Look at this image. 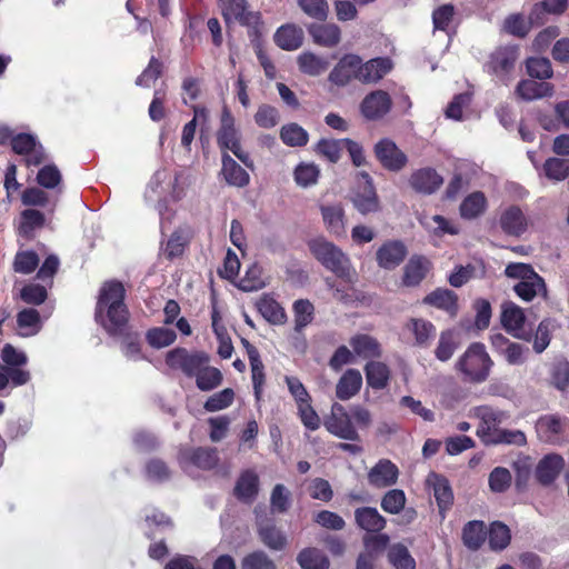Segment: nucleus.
<instances>
[{"instance_id":"obj_9","label":"nucleus","mask_w":569,"mask_h":569,"mask_svg":"<svg viewBox=\"0 0 569 569\" xmlns=\"http://www.w3.org/2000/svg\"><path fill=\"white\" fill-rule=\"evenodd\" d=\"M519 58L517 46H506L496 49L487 64L489 72L495 74L500 81L507 82Z\"/></svg>"},{"instance_id":"obj_55","label":"nucleus","mask_w":569,"mask_h":569,"mask_svg":"<svg viewBox=\"0 0 569 569\" xmlns=\"http://www.w3.org/2000/svg\"><path fill=\"white\" fill-rule=\"evenodd\" d=\"M250 367L253 391L257 400H260L264 385V367L259 352L250 351Z\"/></svg>"},{"instance_id":"obj_34","label":"nucleus","mask_w":569,"mask_h":569,"mask_svg":"<svg viewBox=\"0 0 569 569\" xmlns=\"http://www.w3.org/2000/svg\"><path fill=\"white\" fill-rule=\"evenodd\" d=\"M355 518L357 525L368 532H378L386 526V519L378 512L376 508H358L355 511Z\"/></svg>"},{"instance_id":"obj_64","label":"nucleus","mask_w":569,"mask_h":569,"mask_svg":"<svg viewBox=\"0 0 569 569\" xmlns=\"http://www.w3.org/2000/svg\"><path fill=\"white\" fill-rule=\"evenodd\" d=\"M241 569H276V563L263 551H253L242 559Z\"/></svg>"},{"instance_id":"obj_53","label":"nucleus","mask_w":569,"mask_h":569,"mask_svg":"<svg viewBox=\"0 0 569 569\" xmlns=\"http://www.w3.org/2000/svg\"><path fill=\"white\" fill-rule=\"evenodd\" d=\"M259 535L262 542L271 549L281 550L286 546V536L271 523L260 525Z\"/></svg>"},{"instance_id":"obj_40","label":"nucleus","mask_w":569,"mask_h":569,"mask_svg":"<svg viewBox=\"0 0 569 569\" xmlns=\"http://www.w3.org/2000/svg\"><path fill=\"white\" fill-rule=\"evenodd\" d=\"M44 224V216L39 210L26 209L20 214L18 231L26 238H32L37 229Z\"/></svg>"},{"instance_id":"obj_19","label":"nucleus","mask_w":569,"mask_h":569,"mask_svg":"<svg viewBox=\"0 0 569 569\" xmlns=\"http://www.w3.org/2000/svg\"><path fill=\"white\" fill-rule=\"evenodd\" d=\"M392 69V62L388 58H375L362 62L359 57L358 81L362 83H376L388 74Z\"/></svg>"},{"instance_id":"obj_11","label":"nucleus","mask_w":569,"mask_h":569,"mask_svg":"<svg viewBox=\"0 0 569 569\" xmlns=\"http://www.w3.org/2000/svg\"><path fill=\"white\" fill-rule=\"evenodd\" d=\"M359 186L352 196V203L361 214L377 212L380 208L379 200L372 183V179L367 172L359 173Z\"/></svg>"},{"instance_id":"obj_32","label":"nucleus","mask_w":569,"mask_h":569,"mask_svg":"<svg viewBox=\"0 0 569 569\" xmlns=\"http://www.w3.org/2000/svg\"><path fill=\"white\" fill-rule=\"evenodd\" d=\"M188 461L201 469H212L218 463L217 450L212 448H198L192 451H186L180 458L183 468H187Z\"/></svg>"},{"instance_id":"obj_35","label":"nucleus","mask_w":569,"mask_h":569,"mask_svg":"<svg viewBox=\"0 0 569 569\" xmlns=\"http://www.w3.org/2000/svg\"><path fill=\"white\" fill-rule=\"evenodd\" d=\"M299 70L310 77H318L329 68V61L311 51H305L297 58Z\"/></svg>"},{"instance_id":"obj_2","label":"nucleus","mask_w":569,"mask_h":569,"mask_svg":"<svg viewBox=\"0 0 569 569\" xmlns=\"http://www.w3.org/2000/svg\"><path fill=\"white\" fill-rule=\"evenodd\" d=\"M312 257L327 270L337 277L352 281L355 271L348 256L333 242L325 237H317L308 241Z\"/></svg>"},{"instance_id":"obj_37","label":"nucleus","mask_w":569,"mask_h":569,"mask_svg":"<svg viewBox=\"0 0 569 569\" xmlns=\"http://www.w3.org/2000/svg\"><path fill=\"white\" fill-rule=\"evenodd\" d=\"M258 490L259 478L257 473L251 470H247L241 473L234 488V493L238 499L246 502H251L258 495Z\"/></svg>"},{"instance_id":"obj_28","label":"nucleus","mask_w":569,"mask_h":569,"mask_svg":"<svg viewBox=\"0 0 569 569\" xmlns=\"http://www.w3.org/2000/svg\"><path fill=\"white\" fill-rule=\"evenodd\" d=\"M457 295L449 289H436L423 298V303L446 311L455 316L458 310Z\"/></svg>"},{"instance_id":"obj_10","label":"nucleus","mask_w":569,"mask_h":569,"mask_svg":"<svg viewBox=\"0 0 569 569\" xmlns=\"http://www.w3.org/2000/svg\"><path fill=\"white\" fill-rule=\"evenodd\" d=\"M11 146L16 153L24 157L27 167L39 166L46 159L42 146L38 142L37 137L31 133L13 136Z\"/></svg>"},{"instance_id":"obj_12","label":"nucleus","mask_w":569,"mask_h":569,"mask_svg":"<svg viewBox=\"0 0 569 569\" xmlns=\"http://www.w3.org/2000/svg\"><path fill=\"white\" fill-rule=\"evenodd\" d=\"M501 308V322L503 328L515 338L529 340L530 332L526 329L523 310L511 301L505 302Z\"/></svg>"},{"instance_id":"obj_15","label":"nucleus","mask_w":569,"mask_h":569,"mask_svg":"<svg viewBox=\"0 0 569 569\" xmlns=\"http://www.w3.org/2000/svg\"><path fill=\"white\" fill-rule=\"evenodd\" d=\"M569 426L566 417L558 415L541 416L536 422L538 437L546 442H558Z\"/></svg>"},{"instance_id":"obj_39","label":"nucleus","mask_w":569,"mask_h":569,"mask_svg":"<svg viewBox=\"0 0 569 569\" xmlns=\"http://www.w3.org/2000/svg\"><path fill=\"white\" fill-rule=\"evenodd\" d=\"M350 346L353 352L363 359L376 358L381 353L378 341L368 335H357L352 337L350 339Z\"/></svg>"},{"instance_id":"obj_59","label":"nucleus","mask_w":569,"mask_h":569,"mask_svg":"<svg viewBox=\"0 0 569 569\" xmlns=\"http://www.w3.org/2000/svg\"><path fill=\"white\" fill-rule=\"evenodd\" d=\"M512 477L510 471L503 467H496L489 475L488 483L492 492L501 493L511 486Z\"/></svg>"},{"instance_id":"obj_14","label":"nucleus","mask_w":569,"mask_h":569,"mask_svg":"<svg viewBox=\"0 0 569 569\" xmlns=\"http://www.w3.org/2000/svg\"><path fill=\"white\" fill-rule=\"evenodd\" d=\"M408 183L410 188L420 194H432L443 183V178L430 167L417 169L411 172Z\"/></svg>"},{"instance_id":"obj_21","label":"nucleus","mask_w":569,"mask_h":569,"mask_svg":"<svg viewBox=\"0 0 569 569\" xmlns=\"http://www.w3.org/2000/svg\"><path fill=\"white\" fill-rule=\"evenodd\" d=\"M407 256L406 246L398 240L385 242L377 251V262L383 269H395Z\"/></svg>"},{"instance_id":"obj_45","label":"nucleus","mask_w":569,"mask_h":569,"mask_svg":"<svg viewBox=\"0 0 569 569\" xmlns=\"http://www.w3.org/2000/svg\"><path fill=\"white\" fill-rule=\"evenodd\" d=\"M319 176L320 169L312 162H301L293 171L295 182L301 188L315 186L318 182Z\"/></svg>"},{"instance_id":"obj_1","label":"nucleus","mask_w":569,"mask_h":569,"mask_svg":"<svg viewBox=\"0 0 569 569\" xmlns=\"http://www.w3.org/2000/svg\"><path fill=\"white\" fill-rule=\"evenodd\" d=\"M123 299L124 288L118 281H108L100 289L96 320L110 335L122 332L128 321V311Z\"/></svg>"},{"instance_id":"obj_5","label":"nucleus","mask_w":569,"mask_h":569,"mask_svg":"<svg viewBox=\"0 0 569 569\" xmlns=\"http://www.w3.org/2000/svg\"><path fill=\"white\" fill-rule=\"evenodd\" d=\"M240 131L236 127V119L230 110L222 109L220 128L217 133V141L221 150L231 151L244 166L251 168L252 160L248 152L243 151L240 143Z\"/></svg>"},{"instance_id":"obj_46","label":"nucleus","mask_w":569,"mask_h":569,"mask_svg":"<svg viewBox=\"0 0 569 569\" xmlns=\"http://www.w3.org/2000/svg\"><path fill=\"white\" fill-rule=\"evenodd\" d=\"M291 506V492L289 489L278 483L273 487L270 495V510L273 515L286 513Z\"/></svg>"},{"instance_id":"obj_33","label":"nucleus","mask_w":569,"mask_h":569,"mask_svg":"<svg viewBox=\"0 0 569 569\" xmlns=\"http://www.w3.org/2000/svg\"><path fill=\"white\" fill-rule=\"evenodd\" d=\"M430 262L423 257H412L403 269V284L413 287L419 284L429 271Z\"/></svg>"},{"instance_id":"obj_6","label":"nucleus","mask_w":569,"mask_h":569,"mask_svg":"<svg viewBox=\"0 0 569 569\" xmlns=\"http://www.w3.org/2000/svg\"><path fill=\"white\" fill-rule=\"evenodd\" d=\"M177 178H171L166 170L157 171L151 178L148 189L146 191L147 201H154L158 199L157 210L160 216V228L162 233L166 231L171 220V212L168 211L166 202L161 199L162 194L167 193Z\"/></svg>"},{"instance_id":"obj_44","label":"nucleus","mask_w":569,"mask_h":569,"mask_svg":"<svg viewBox=\"0 0 569 569\" xmlns=\"http://www.w3.org/2000/svg\"><path fill=\"white\" fill-rule=\"evenodd\" d=\"M193 377H196L197 387L202 391H210L222 382L221 371L214 367L208 366V363L201 366Z\"/></svg>"},{"instance_id":"obj_17","label":"nucleus","mask_w":569,"mask_h":569,"mask_svg":"<svg viewBox=\"0 0 569 569\" xmlns=\"http://www.w3.org/2000/svg\"><path fill=\"white\" fill-rule=\"evenodd\" d=\"M359 56L346 54L329 73V81L338 87L347 86L351 80H358Z\"/></svg>"},{"instance_id":"obj_7","label":"nucleus","mask_w":569,"mask_h":569,"mask_svg":"<svg viewBox=\"0 0 569 569\" xmlns=\"http://www.w3.org/2000/svg\"><path fill=\"white\" fill-rule=\"evenodd\" d=\"M209 362V357L202 351H189L186 348H174L166 356V363L173 370H181L186 376L193 377L201 366Z\"/></svg>"},{"instance_id":"obj_61","label":"nucleus","mask_w":569,"mask_h":569,"mask_svg":"<svg viewBox=\"0 0 569 569\" xmlns=\"http://www.w3.org/2000/svg\"><path fill=\"white\" fill-rule=\"evenodd\" d=\"M343 149L345 139H321L317 144V152L326 157L330 162H337Z\"/></svg>"},{"instance_id":"obj_49","label":"nucleus","mask_w":569,"mask_h":569,"mask_svg":"<svg viewBox=\"0 0 569 569\" xmlns=\"http://www.w3.org/2000/svg\"><path fill=\"white\" fill-rule=\"evenodd\" d=\"M511 533L508 526L500 521L492 522L488 532L489 546L492 550H502L510 543Z\"/></svg>"},{"instance_id":"obj_47","label":"nucleus","mask_w":569,"mask_h":569,"mask_svg":"<svg viewBox=\"0 0 569 569\" xmlns=\"http://www.w3.org/2000/svg\"><path fill=\"white\" fill-rule=\"evenodd\" d=\"M388 559L396 569H416L415 559L407 547L401 543H395L389 548Z\"/></svg>"},{"instance_id":"obj_38","label":"nucleus","mask_w":569,"mask_h":569,"mask_svg":"<svg viewBox=\"0 0 569 569\" xmlns=\"http://www.w3.org/2000/svg\"><path fill=\"white\" fill-rule=\"evenodd\" d=\"M420 223L432 234L442 237L445 234H457L459 229L457 224L440 214L425 216Z\"/></svg>"},{"instance_id":"obj_41","label":"nucleus","mask_w":569,"mask_h":569,"mask_svg":"<svg viewBox=\"0 0 569 569\" xmlns=\"http://www.w3.org/2000/svg\"><path fill=\"white\" fill-rule=\"evenodd\" d=\"M17 323L22 337L36 336L42 327L39 312L31 308L23 309L18 313Z\"/></svg>"},{"instance_id":"obj_26","label":"nucleus","mask_w":569,"mask_h":569,"mask_svg":"<svg viewBox=\"0 0 569 569\" xmlns=\"http://www.w3.org/2000/svg\"><path fill=\"white\" fill-rule=\"evenodd\" d=\"M499 223L501 229L511 236H520L527 228V219L521 209L516 206L502 211Z\"/></svg>"},{"instance_id":"obj_62","label":"nucleus","mask_w":569,"mask_h":569,"mask_svg":"<svg viewBox=\"0 0 569 569\" xmlns=\"http://www.w3.org/2000/svg\"><path fill=\"white\" fill-rule=\"evenodd\" d=\"M406 505V495L400 489H391L382 497L381 508L391 515L399 513Z\"/></svg>"},{"instance_id":"obj_8","label":"nucleus","mask_w":569,"mask_h":569,"mask_svg":"<svg viewBox=\"0 0 569 569\" xmlns=\"http://www.w3.org/2000/svg\"><path fill=\"white\" fill-rule=\"evenodd\" d=\"M325 427L338 438L350 441L359 440V433L351 420L350 412L338 402L331 406L330 415L325 420Z\"/></svg>"},{"instance_id":"obj_52","label":"nucleus","mask_w":569,"mask_h":569,"mask_svg":"<svg viewBox=\"0 0 569 569\" xmlns=\"http://www.w3.org/2000/svg\"><path fill=\"white\" fill-rule=\"evenodd\" d=\"M486 530L482 521H470L463 528V542L469 549H478L485 541Z\"/></svg>"},{"instance_id":"obj_16","label":"nucleus","mask_w":569,"mask_h":569,"mask_svg":"<svg viewBox=\"0 0 569 569\" xmlns=\"http://www.w3.org/2000/svg\"><path fill=\"white\" fill-rule=\"evenodd\" d=\"M391 104L392 101L388 92L375 90L363 98L360 110L366 119L378 120L390 111Z\"/></svg>"},{"instance_id":"obj_25","label":"nucleus","mask_w":569,"mask_h":569,"mask_svg":"<svg viewBox=\"0 0 569 569\" xmlns=\"http://www.w3.org/2000/svg\"><path fill=\"white\" fill-rule=\"evenodd\" d=\"M221 174L224 181L232 187L242 188L250 181L249 173L236 162L227 152L222 153Z\"/></svg>"},{"instance_id":"obj_60","label":"nucleus","mask_w":569,"mask_h":569,"mask_svg":"<svg viewBox=\"0 0 569 569\" xmlns=\"http://www.w3.org/2000/svg\"><path fill=\"white\" fill-rule=\"evenodd\" d=\"M457 349V343L455 339V335L452 331H443L439 337V341L437 348L435 350V356L438 360L445 362L448 361Z\"/></svg>"},{"instance_id":"obj_58","label":"nucleus","mask_w":569,"mask_h":569,"mask_svg":"<svg viewBox=\"0 0 569 569\" xmlns=\"http://www.w3.org/2000/svg\"><path fill=\"white\" fill-rule=\"evenodd\" d=\"M280 137L283 143L291 147H301L308 141L307 131L297 123L283 126L281 128Z\"/></svg>"},{"instance_id":"obj_42","label":"nucleus","mask_w":569,"mask_h":569,"mask_svg":"<svg viewBox=\"0 0 569 569\" xmlns=\"http://www.w3.org/2000/svg\"><path fill=\"white\" fill-rule=\"evenodd\" d=\"M487 208V199L480 191H475L463 199L460 204V214L465 219H475L482 214Z\"/></svg>"},{"instance_id":"obj_43","label":"nucleus","mask_w":569,"mask_h":569,"mask_svg":"<svg viewBox=\"0 0 569 569\" xmlns=\"http://www.w3.org/2000/svg\"><path fill=\"white\" fill-rule=\"evenodd\" d=\"M365 370L367 382L371 388L380 390L387 387L390 371L385 363L370 361L367 363Z\"/></svg>"},{"instance_id":"obj_48","label":"nucleus","mask_w":569,"mask_h":569,"mask_svg":"<svg viewBox=\"0 0 569 569\" xmlns=\"http://www.w3.org/2000/svg\"><path fill=\"white\" fill-rule=\"evenodd\" d=\"M297 560L303 569H327L329 567L328 558L316 548L303 549Z\"/></svg>"},{"instance_id":"obj_4","label":"nucleus","mask_w":569,"mask_h":569,"mask_svg":"<svg viewBox=\"0 0 569 569\" xmlns=\"http://www.w3.org/2000/svg\"><path fill=\"white\" fill-rule=\"evenodd\" d=\"M505 273L508 278L519 280L513 290L523 301L529 302L537 297H547V286L543 278L530 264L522 262L509 263Z\"/></svg>"},{"instance_id":"obj_31","label":"nucleus","mask_w":569,"mask_h":569,"mask_svg":"<svg viewBox=\"0 0 569 569\" xmlns=\"http://www.w3.org/2000/svg\"><path fill=\"white\" fill-rule=\"evenodd\" d=\"M517 94L523 100H536L553 94V86L549 82H538L532 79L522 80L516 89Z\"/></svg>"},{"instance_id":"obj_54","label":"nucleus","mask_w":569,"mask_h":569,"mask_svg":"<svg viewBox=\"0 0 569 569\" xmlns=\"http://www.w3.org/2000/svg\"><path fill=\"white\" fill-rule=\"evenodd\" d=\"M313 305L307 299H299L293 303L295 329L301 331L313 319Z\"/></svg>"},{"instance_id":"obj_30","label":"nucleus","mask_w":569,"mask_h":569,"mask_svg":"<svg viewBox=\"0 0 569 569\" xmlns=\"http://www.w3.org/2000/svg\"><path fill=\"white\" fill-rule=\"evenodd\" d=\"M362 386V376L359 370L349 369L339 379L336 396L340 400H349L356 396Z\"/></svg>"},{"instance_id":"obj_3","label":"nucleus","mask_w":569,"mask_h":569,"mask_svg":"<svg viewBox=\"0 0 569 569\" xmlns=\"http://www.w3.org/2000/svg\"><path fill=\"white\" fill-rule=\"evenodd\" d=\"M493 362L485 346L479 342L471 343L456 361L455 368L462 379L470 383L485 382L491 371Z\"/></svg>"},{"instance_id":"obj_56","label":"nucleus","mask_w":569,"mask_h":569,"mask_svg":"<svg viewBox=\"0 0 569 569\" xmlns=\"http://www.w3.org/2000/svg\"><path fill=\"white\" fill-rule=\"evenodd\" d=\"M546 177L553 181H562L569 174V159L549 158L543 164Z\"/></svg>"},{"instance_id":"obj_50","label":"nucleus","mask_w":569,"mask_h":569,"mask_svg":"<svg viewBox=\"0 0 569 569\" xmlns=\"http://www.w3.org/2000/svg\"><path fill=\"white\" fill-rule=\"evenodd\" d=\"M267 282L262 274V269L258 264H252L240 279L238 287L242 291H257L266 287Z\"/></svg>"},{"instance_id":"obj_63","label":"nucleus","mask_w":569,"mask_h":569,"mask_svg":"<svg viewBox=\"0 0 569 569\" xmlns=\"http://www.w3.org/2000/svg\"><path fill=\"white\" fill-rule=\"evenodd\" d=\"M410 329L416 337V342L421 346L427 345L436 335L435 326L423 319H412Z\"/></svg>"},{"instance_id":"obj_27","label":"nucleus","mask_w":569,"mask_h":569,"mask_svg":"<svg viewBox=\"0 0 569 569\" xmlns=\"http://www.w3.org/2000/svg\"><path fill=\"white\" fill-rule=\"evenodd\" d=\"M563 468V459L559 455H548L542 458L536 468V477L542 485H550Z\"/></svg>"},{"instance_id":"obj_51","label":"nucleus","mask_w":569,"mask_h":569,"mask_svg":"<svg viewBox=\"0 0 569 569\" xmlns=\"http://www.w3.org/2000/svg\"><path fill=\"white\" fill-rule=\"evenodd\" d=\"M550 383L558 390L565 391L569 387V362L557 359L550 368Z\"/></svg>"},{"instance_id":"obj_20","label":"nucleus","mask_w":569,"mask_h":569,"mask_svg":"<svg viewBox=\"0 0 569 569\" xmlns=\"http://www.w3.org/2000/svg\"><path fill=\"white\" fill-rule=\"evenodd\" d=\"M399 477L398 467L388 459L379 460L368 472V481L377 488L395 485Z\"/></svg>"},{"instance_id":"obj_57","label":"nucleus","mask_w":569,"mask_h":569,"mask_svg":"<svg viewBox=\"0 0 569 569\" xmlns=\"http://www.w3.org/2000/svg\"><path fill=\"white\" fill-rule=\"evenodd\" d=\"M146 338L151 347L161 349L172 345L177 335L172 329L158 327L148 330Z\"/></svg>"},{"instance_id":"obj_13","label":"nucleus","mask_w":569,"mask_h":569,"mask_svg":"<svg viewBox=\"0 0 569 569\" xmlns=\"http://www.w3.org/2000/svg\"><path fill=\"white\" fill-rule=\"evenodd\" d=\"M375 152L382 167L389 171L398 172L408 163L406 153L390 139L380 140L375 147Z\"/></svg>"},{"instance_id":"obj_22","label":"nucleus","mask_w":569,"mask_h":569,"mask_svg":"<svg viewBox=\"0 0 569 569\" xmlns=\"http://www.w3.org/2000/svg\"><path fill=\"white\" fill-rule=\"evenodd\" d=\"M308 32L316 44L325 48H333L341 40V30L335 23H311Z\"/></svg>"},{"instance_id":"obj_23","label":"nucleus","mask_w":569,"mask_h":569,"mask_svg":"<svg viewBox=\"0 0 569 569\" xmlns=\"http://www.w3.org/2000/svg\"><path fill=\"white\" fill-rule=\"evenodd\" d=\"M222 14L228 23L250 24L258 17L247 10L246 0H219Z\"/></svg>"},{"instance_id":"obj_24","label":"nucleus","mask_w":569,"mask_h":569,"mask_svg":"<svg viewBox=\"0 0 569 569\" xmlns=\"http://www.w3.org/2000/svg\"><path fill=\"white\" fill-rule=\"evenodd\" d=\"M320 211L327 230L337 237L343 236L346 219L342 206L340 203L322 204Z\"/></svg>"},{"instance_id":"obj_29","label":"nucleus","mask_w":569,"mask_h":569,"mask_svg":"<svg viewBox=\"0 0 569 569\" xmlns=\"http://www.w3.org/2000/svg\"><path fill=\"white\" fill-rule=\"evenodd\" d=\"M274 42L283 50H297L303 42V31L295 24L282 26L274 33Z\"/></svg>"},{"instance_id":"obj_18","label":"nucleus","mask_w":569,"mask_h":569,"mask_svg":"<svg viewBox=\"0 0 569 569\" xmlns=\"http://www.w3.org/2000/svg\"><path fill=\"white\" fill-rule=\"evenodd\" d=\"M475 416L480 420L477 428V435L486 443V438H491L499 429L498 426L503 421L505 413L490 406H480L475 409Z\"/></svg>"},{"instance_id":"obj_36","label":"nucleus","mask_w":569,"mask_h":569,"mask_svg":"<svg viewBox=\"0 0 569 569\" xmlns=\"http://www.w3.org/2000/svg\"><path fill=\"white\" fill-rule=\"evenodd\" d=\"M257 308L261 316L272 325H282L287 316L284 309L272 297L264 295L257 301Z\"/></svg>"}]
</instances>
